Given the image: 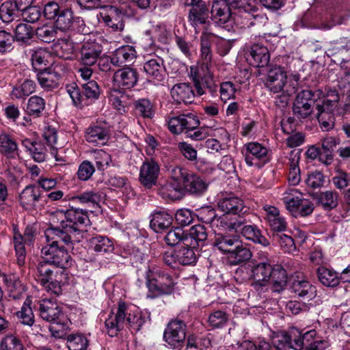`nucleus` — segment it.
Segmentation results:
<instances>
[{
    "instance_id": "nucleus-1",
    "label": "nucleus",
    "mask_w": 350,
    "mask_h": 350,
    "mask_svg": "<svg viewBox=\"0 0 350 350\" xmlns=\"http://www.w3.org/2000/svg\"><path fill=\"white\" fill-rule=\"evenodd\" d=\"M47 234L52 239H60L67 249L72 248L75 243L83 239V230L81 226H88L90 219L86 210L70 207L66 211L57 210L51 217Z\"/></svg>"
},
{
    "instance_id": "nucleus-2",
    "label": "nucleus",
    "mask_w": 350,
    "mask_h": 350,
    "mask_svg": "<svg viewBox=\"0 0 350 350\" xmlns=\"http://www.w3.org/2000/svg\"><path fill=\"white\" fill-rule=\"evenodd\" d=\"M254 0H215L211 8V19L219 27L230 31L234 21L231 8H245L251 6Z\"/></svg>"
},
{
    "instance_id": "nucleus-3",
    "label": "nucleus",
    "mask_w": 350,
    "mask_h": 350,
    "mask_svg": "<svg viewBox=\"0 0 350 350\" xmlns=\"http://www.w3.org/2000/svg\"><path fill=\"white\" fill-rule=\"evenodd\" d=\"M45 236L49 243L43 247L41 250L42 258L51 264L52 266L66 269L71 265V257L67 252V249L59 243H64L60 239H52L47 234V229L45 231Z\"/></svg>"
},
{
    "instance_id": "nucleus-4",
    "label": "nucleus",
    "mask_w": 350,
    "mask_h": 350,
    "mask_svg": "<svg viewBox=\"0 0 350 350\" xmlns=\"http://www.w3.org/2000/svg\"><path fill=\"white\" fill-rule=\"evenodd\" d=\"M39 311L41 318L51 322L50 331L55 337H60L59 332L67 326L65 323L64 314L57 304L51 299H42L39 303Z\"/></svg>"
},
{
    "instance_id": "nucleus-5",
    "label": "nucleus",
    "mask_w": 350,
    "mask_h": 350,
    "mask_svg": "<svg viewBox=\"0 0 350 350\" xmlns=\"http://www.w3.org/2000/svg\"><path fill=\"white\" fill-rule=\"evenodd\" d=\"M322 95L319 90H302L297 93L293 104V114L295 118L302 120L310 117L316 108L317 103Z\"/></svg>"
},
{
    "instance_id": "nucleus-6",
    "label": "nucleus",
    "mask_w": 350,
    "mask_h": 350,
    "mask_svg": "<svg viewBox=\"0 0 350 350\" xmlns=\"http://www.w3.org/2000/svg\"><path fill=\"white\" fill-rule=\"evenodd\" d=\"M297 80L294 82H287V75L280 66H274L269 69L265 86L273 93H286L293 95L297 91Z\"/></svg>"
},
{
    "instance_id": "nucleus-7",
    "label": "nucleus",
    "mask_w": 350,
    "mask_h": 350,
    "mask_svg": "<svg viewBox=\"0 0 350 350\" xmlns=\"http://www.w3.org/2000/svg\"><path fill=\"white\" fill-rule=\"evenodd\" d=\"M198 117L192 113L172 117L167 121L169 130L174 134L185 133L190 134L200 126Z\"/></svg>"
},
{
    "instance_id": "nucleus-8",
    "label": "nucleus",
    "mask_w": 350,
    "mask_h": 350,
    "mask_svg": "<svg viewBox=\"0 0 350 350\" xmlns=\"http://www.w3.org/2000/svg\"><path fill=\"white\" fill-rule=\"evenodd\" d=\"M187 325L180 319L171 320L163 334L165 342L174 348H178L183 345L186 338Z\"/></svg>"
},
{
    "instance_id": "nucleus-9",
    "label": "nucleus",
    "mask_w": 350,
    "mask_h": 350,
    "mask_svg": "<svg viewBox=\"0 0 350 350\" xmlns=\"http://www.w3.org/2000/svg\"><path fill=\"white\" fill-rule=\"evenodd\" d=\"M217 36L213 33L209 27L204 28L200 36V56L203 61L202 69L208 71L213 59L212 44L215 43Z\"/></svg>"
},
{
    "instance_id": "nucleus-10",
    "label": "nucleus",
    "mask_w": 350,
    "mask_h": 350,
    "mask_svg": "<svg viewBox=\"0 0 350 350\" xmlns=\"http://www.w3.org/2000/svg\"><path fill=\"white\" fill-rule=\"evenodd\" d=\"M174 284L171 275L160 271L156 272L154 277L147 283L149 290L154 293L155 296L172 293Z\"/></svg>"
},
{
    "instance_id": "nucleus-11",
    "label": "nucleus",
    "mask_w": 350,
    "mask_h": 350,
    "mask_svg": "<svg viewBox=\"0 0 350 350\" xmlns=\"http://www.w3.org/2000/svg\"><path fill=\"white\" fill-rule=\"evenodd\" d=\"M160 172L158 163L152 160L146 159L142 165L139 171V180L146 189H151L157 183Z\"/></svg>"
},
{
    "instance_id": "nucleus-12",
    "label": "nucleus",
    "mask_w": 350,
    "mask_h": 350,
    "mask_svg": "<svg viewBox=\"0 0 350 350\" xmlns=\"http://www.w3.org/2000/svg\"><path fill=\"white\" fill-rule=\"evenodd\" d=\"M245 160L249 166L261 167L268 161L267 149L257 142H250L246 146Z\"/></svg>"
},
{
    "instance_id": "nucleus-13",
    "label": "nucleus",
    "mask_w": 350,
    "mask_h": 350,
    "mask_svg": "<svg viewBox=\"0 0 350 350\" xmlns=\"http://www.w3.org/2000/svg\"><path fill=\"white\" fill-rule=\"evenodd\" d=\"M289 288L291 293L300 298L312 299L316 296V288L303 276L297 275L288 280Z\"/></svg>"
},
{
    "instance_id": "nucleus-14",
    "label": "nucleus",
    "mask_w": 350,
    "mask_h": 350,
    "mask_svg": "<svg viewBox=\"0 0 350 350\" xmlns=\"http://www.w3.org/2000/svg\"><path fill=\"white\" fill-rule=\"evenodd\" d=\"M126 306L124 302H120L116 314H111L105 322L108 335L114 337L124 328Z\"/></svg>"
},
{
    "instance_id": "nucleus-15",
    "label": "nucleus",
    "mask_w": 350,
    "mask_h": 350,
    "mask_svg": "<svg viewBox=\"0 0 350 350\" xmlns=\"http://www.w3.org/2000/svg\"><path fill=\"white\" fill-rule=\"evenodd\" d=\"M87 142L94 145L105 144L109 138V128L106 122H96L90 126L85 131Z\"/></svg>"
},
{
    "instance_id": "nucleus-16",
    "label": "nucleus",
    "mask_w": 350,
    "mask_h": 350,
    "mask_svg": "<svg viewBox=\"0 0 350 350\" xmlns=\"http://www.w3.org/2000/svg\"><path fill=\"white\" fill-rule=\"evenodd\" d=\"M57 66L44 68L37 73L38 81L41 87L46 91L57 88L62 78Z\"/></svg>"
},
{
    "instance_id": "nucleus-17",
    "label": "nucleus",
    "mask_w": 350,
    "mask_h": 350,
    "mask_svg": "<svg viewBox=\"0 0 350 350\" xmlns=\"http://www.w3.org/2000/svg\"><path fill=\"white\" fill-rule=\"evenodd\" d=\"M218 207L224 213L233 216H244L248 212V208L245 206L242 199L235 196H228L221 199Z\"/></svg>"
},
{
    "instance_id": "nucleus-18",
    "label": "nucleus",
    "mask_w": 350,
    "mask_h": 350,
    "mask_svg": "<svg viewBox=\"0 0 350 350\" xmlns=\"http://www.w3.org/2000/svg\"><path fill=\"white\" fill-rule=\"evenodd\" d=\"M138 77L139 75L135 68L125 66L114 72L113 81L120 88L130 89L137 84Z\"/></svg>"
},
{
    "instance_id": "nucleus-19",
    "label": "nucleus",
    "mask_w": 350,
    "mask_h": 350,
    "mask_svg": "<svg viewBox=\"0 0 350 350\" xmlns=\"http://www.w3.org/2000/svg\"><path fill=\"white\" fill-rule=\"evenodd\" d=\"M247 59L254 67L264 68L269 63V51L263 45L254 44L250 46L247 53Z\"/></svg>"
},
{
    "instance_id": "nucleus-20",
    "label": "nucleus",
    "mask_w": 350,
    "mask_h": 350,
    "mask_svg": "<svg viewBox=\"0 0 350 350\" xmlns=\"http://www.w3.org/2000/svg\"><path fill=\"white\" fill-rule=\"evenodd\" d=\"M246 222L247 219L244 216H233L225 213L217 218L214 228L237 232Z\"/></svg>"
},
{
    "instance_id": "nucleus-21",
    "label": "nucleus",
    "mask_w": 350,
    "mask_h": 350,
    "mask_svg": "<svg viewBox=\"0 0 350 350\" xmlns=\"http://www.w3.org/2000/svg\"><path fill=\"white\" fill-rule=\"evenodd\" d=\"M102 46L96 42H84L80 50V62L84 66H91L98 59Z\"/></svg>"
},
{
    "instance_id": "nucleus-22",
    "label": "nucleus",
    "mask_w": 350,
    "mask_h": 350,
    "mask_svg": "<svg viewBox=\"0 0 350 350\" xmlns=\"http://www.w3.org/2000/svg\"><path fill=\"white\" fill-rule=\"evenodd\" d=\"M272 271L273 265L270 262H261L252 267L251 278L256 285L263 286L270 280Z\"/></svg>"
},
{
    "instance_id": "nucleus-23",
    "label": "nucleus",
    "mask_w": 350,
    "mask_h": 350,
    "mask_svg": "<svg viewBox=\"0 0 350 350\" xmlns=\"http://www.w3.org/2000/svg\"><path fill=\"white\" fill-rule=\"evenodd\" d=\"M149 81H162L164 78L165 68L162 59L157 57L146 61L143 67Z\"/></svg>"
},
{
    "instance_id": "nucleus-24",
    "label": "nucleus",
    "mask_w": 350,
    "mask_h": 350,
    "mask_svg": "<svg viewBox=\"0 0 350 350\" xmlns=\"http://www.w3.org/2000/svg\"><path fill=\"white\" fill-rule=\"evenodd\" d=\"M172 98L177 103H193L195 94L191 86L187 83L175 84L170 91Z\"/></svg>"
},
{
    "instance_id": "nucleus-25",
    "label": "nucleus",
    "mask_w": 350,
    "mask_h": 350,
    "mask_svg": "<svg viewBox=\"0 0 350 350\" xmlns=\"http://www.w3.org/2000/svg\"><path fill=\"white\" fill-rule=\"evenodd\" d=\"M41 197L40 188L34 185L27 186L20 193L19 202L21 205L26 208L31 209L36 207V202Z\"/></svg>"
},
{
    "instance_id": "nucleus-26",
    "label": "nucleus",
    "mask_w": 350,
    "mask_h": 350,
    "mask_svg": "<svg viewBox=\"0 0 350 350\" xmlns=\"http://www.w3.org/2000/svg\"><path fill=\"white\" fill-rule=\"evenodd\" d=\"M136 57V51L133 46H124L117 49L111 57V63L116 67L126 66L132 62Z\"/></svg>"
},
{
    "instance_id": "nucleus-27",
    "label": "nucleus",
    "mask_w": 350,
    "mask_h": 350,
    "mask_svg": "<svg viewBox=\"0 0 350 350\" xmlns=\"http://www.w3.org/2000/svg\"><path fill=\"white\" fill-rule=\"evenodd\" d=\"M240 241L239 238L237 236L217 233L212 241L211 245L227 255L230 252H232V250L234 248V246H236Z\"/></svg>"
},
{
    "instance_id": "nucleus-28",
    "label": "nucleus",
    "mask_w": 350,
    "mask_h": 350,
    "mask_svg": "<svg viewBox=\"0 0 350 350\" xmlns=\"http://www.w3.org/2000/svg\"><path fill=\"white\" fill-rule=\"evenodd\" d=\"M252 253L241 241L227 254V260L230 265H238L251 259Z\"/></svg>"
},
{
    "instance_id": "nucleus-29",
    "label": "nucleus",
    "mask_w": 350,
    "mask_h": 350,
    "mask_svg": "<svg viewBox=\"0 0 350 350\" xmlns=\"http://www.w3.org/2000/svg\"><path fill=\"white\" fill-rule=\"evenodd\" d=\"M340 96L336 90H329L323 98H319L317 103L316 110H319L321 112L333 113L336 109Z\"/></svg>"
},
{
    "instance_id": "nucleus-30",
    "label": "nucleus",
    "mask_w": 350,
    "mask_h": 350,
    "mask_svg": "<svg viewBox=\"0 0 350 350\" xmlns=\"http://www.w3.org/2000/svg\"><path fill=\"white\" fill-rule=\"evenodd\" d=\"M172 215L161 211L153 213L150 221V228L157 233H161L168 229L172 224Z\"/></svg>"
},
{
    "instance_id": "nucleus-31",
    "label": "nucleus",
    "mask_w": 350,
    "mask_h": 350,
    "mask_svg": "<svg viewBox=\"0 0 350 350\" xmlns=\"http://www.w3.org/2000/svg\"><path fill=\"white\" fill-rule=\"evenodd\" d=\"M208 185L198 175L190 172L183 185V189L191 194L201 195L207 189Z\"/></svg>"
},
{
    "instance_id": "nucleus-32",
    "label": "nucleus",
    "mask_w": 350,
    "mask_h": 350,
    "mask_svg": "<svg viewBox=\"0 0 350 350\" xmlns=\"http://www.w3.org/2000/svg\"><path fill=\"white\" fill-rule=\"evenodd\" d=\"M125 12L122 8L111 6L110 8V14L105 16L103 19L106 25L113 31H121L124 27L123 20Z\"/></svg>"
},
{
    "instance_id": "nucleus-33",
    "label": "nucleus",
    "mask_w": 350,
    "mask_h": 350,
    "mask_svg": "<svg viewBox=\"0 0 350 350\" xmlns=\"http://www.w3.org/2000/svg\"><path fill=\"white\" fill-rule=\"evenodd\" d=\"M3 280L7 286L9 297L14 300L19 299L24 295L26 288L21 281L16 277H8L3 275Z\"/></svg>"
},
{
    "instance_id": "nucleus-34",
    "label": "nucleus",
    "mask_w": 350,
    "mask_h": 350,
    "mask_svg": "<svg viewBox=\"0 0 350 350\" xmlns=\"http://www.w3.org/2000/svg\"><path fill=\"white\" fill-rule=\"evenodd\" d=\"M340 142L334 137H327L322 140L321 162L329 165L333 160L334 152Z\"/></svg>"
},
{
    "instance_id": "nucleus-35",
    "label": "nucleus",
    "mask_w": 350,
    "mask_h": 350,
    "mask_svg": "<svg viewBox=\"0 0 350 350\" xmlns=\"http://www.w3.org/2000/svg\"><path fill=\"white\" fill-rule=\"evenodd\" d=\"M187 238H190L189 241V245H192L193 247L196 246H204L206 244L208 234L205 227L202 225L198 224L192 226L189 233H186Z\"/></svg>"
},
{
    "instance_id": "nucleus-36",
    "label": "nucleus",
    "mask_w": 350,
    "mask_h": 350,
    "mask_svg": "<svg viewBox=\"0 0 350 350\" xmlns=\"http://www.w3.org/2000/svg\"><path fill=\"white\" fill-rule=\"evenodd\" d=\"M273 285L272 291L273 292L280 293L287 284L288 278L286 270L280 265L273 266L271 277H270Z\"/></svg>"
},
{
    "instance_id": "nucleus-37",
    "label": "nucleus",
    "mask_w": 350,
    "mask_h": 350,
    "mask_svg": "<svg viewBox=\"0 0 350 350\" xmlns=\"http://www.w3.org/2000/svg\"><path fill=\"white\" fill-rule=\"evenodd\" d=\"M317 275L319 282L327 287H336L340 284V277L338 273L324 267L317 269Z\"/></svg>"
},
{
    "instance_id": "nucleus-38",
    "label": "nucleus",
    "mask_w": 350,
    "mask_h": 350,
    "mask_svg": "<svg viewBox=\"0 0 350 350\" xmlns=\"http://www.w3.org/2000/svg\"><path fill=\"white\" fill-rule=\"evenodd\" d=\"M165 243L170 246L189 245L190 238H187L184 230L179 227L170 230L164 237Z\"/></svg>"
},
{
    "instance_id": "nucleus-39",
    "label": "nucleus",
    "mask_w": 350,
    "mask_h": 350,
    "mask_svg": "<svg viewBox=\"0 0 350 350\" xmlns=\"http://www.w3.org/2000/svg\"><path fill=\"white\" fill-rule=\"evenodd\" d=\"M241 234L247 239L264 247L269 246L270 244L269 240L262 234L261 231L256 226L246 225L243 226L241 228Z\"/></svg>"
},
{
    "instance_id": "nucleus-40",
    "label": "nucleus",
    "mask_w": 350,
    "mask_h": 350,
    "mask_svg": "<svg viewBox=\"0 0 350 350\" xmlns=\"http://www.w3.org/2000/svg\"><path fill=\"white\" fill-rule=\"evenodd\" d=\"M208 18V10L205 3H200L197 6L191 8L189 13V19L192 26L199 24H206Z\"/></svg>"
},
{
    "instance_id": "nucleus-41",
    "label": "nucleus",
    "mask_w": 350,
    "mask_h": 350,
    "mask_svg": "<svg viewBox=\"0 0 350 350\" xmlns=\"http://www.w3.org/2000/svg\"><path fill=\"white\" fill-rule=\"evenodd\" d=\"M90 247L97 253H108L113 250V244L107 237L104 236L92 237L89 240Z\"/></svg>"
},
{
    "instance_id": "nucleus-42",
    "label": "nucleus",
    "mask_w": 350,
    "mask_h": 350,
    "mask_svg": "<svg viewBox=\"0 0 350 350\" xmlns=\"http://www.w3.org/2000/svg\"><path fill=\"white\" fill-rule=\"evenodd\" d=\"M45 100L38 96H31L27 102L26 111L30 116L38 118L42 116L45 110Z\"/></svg>"
},
{
    "instance_id": "nucleus-43",
    "label": "nucleus",
    "mask_w": 350,
    "mask_h": 350,
    "mask_svg": "<svg viewBox=\"0 0 350 350\" xmlns=\"http://www.w3.org/2000/svg\"><path fill=\"white\" fill-rule=\"evenodd\" d=\"M72 200H78L80 203L87 204L89 206L99 207L102 197L99 191L91 190L72 197Z\"/></svg>"
},
{
    "instance_id": "nucleus-44",
    "label": "nucleus",
    "mask_w": 350,
    "mask_h": 350,
    "mask_svg": "<svg viewBox=\"0 0 350 350\" xmlns=\"http://www.w3.org/2000/svg\"><path fill=\"white\" fill-rule=\"evenodd\" d=\"M31 300L27 298L21 310L16 313L20 323L27 326H32L34 323V314L30 306Z\"/></svg>"
},
{
    "instance_id": "nucleus-45",
    "label": "nucleus",
    "mask_w": 350,
    "mask_h": 350,
    "mask_svg": "<svg viewBox=\"0 0 350 350\" xmlns=\"http://www.w3.org/2000/svg\"><path fill=\"white\" fill-rule=\"evenodd\" d=\"M179 264L182 265H191L196 260V256L193 250L192 245H182L176 249Z\"/></svg>"
},
{
    "instance_id": "nucleus-46",
    "label": "nucleus",
    "mask_w": 350,
    "mask_h": 350,
    "mask_svg": "<svg viewBox=\"0 0 350 350\" xmlns=\"http://www.w3.org/2000/svg\"><path fill=\"white\" fill-rule=\"evenodd\" d=\"M339 194L336 191H326L319 195V202L325 211H331L338 205Z\"/></svg>"
},
{
    "instance_id": "nucleus-47",
    "label": "nucleus",
    "mask_w": 350,
    "mask_h": 350,
    "mask_svg": "<svg viewBox=\"0 0 350 350\" xmlns=\"http://www.w3.org/2000/svg\"><path fill=\"white\" fill-rule=\"evenodd\" d=\"M57 29L65 31L71 27L73 23V13L71 9L62 8L55 19Z\"/></svg>"
},
{
    "instance_id": "nucleus-48",
    "label": "nucleus",
    "mask_w": 350,
    "mask_h": 350,
    "mask_svg": "<svg viewBox=\"0 0 350 350\" xmlns=\"http://www.w3.org/2000/svg\"><path fill=\"white\" fill-rule=\"evenodd\" d=\"M16 143L8 135H0V152L8 157L14 158L18 155Z\"/></svg>"
},
{
    "instance_id": "nucleus-49",
    "label": "nucleus",
    "mask_w": 350,
    "mask_h": 350,
    "mask_svg": "<svg viewBox=\"0 0 350 350\" xmlns=\"http://www.w3.org/2000/svg\"><path fill=\"white\" fill-rule=\"evenodd\" d=\"M55 270V267L42 259L37 265V280L40 284H46L49 282V278L51 279V275Z\"/></svg>"
},
{
    "instance_id": "nucleus-50",
    "label": "nucleus",
    "mask_w": 350,
    "mask_h": 350,
    "mask_svg": "<svg viewBox=\"0 0 350 350\" xmlns=\"http://www.w3.org/2000/svg\"><path fill=\"white\" fill-rule=\"evenodd\" d=\"M88 343L82 334H70L67 336L66 345L69 350H86Z\"/></svg>"
},
{
    "instance_id": "nucleus-51",
    "label": "nucleus",
    "mask_w": 350,
    "mask_h": 350,
    "mask_svg": "<svg viewBox=\"0 0 350 350\" xmlns=\"http://www.w3.org/2000/svg\"><path fill=\"white\" fill-rule=\"evenodd\" d=\"M16 5L13 6L12 1H7L0 6V19L8 23L16 19L19 15L16 11Z\"/></svg>"
},
{
    "instance_id": "nucleus-52",
    "label": "nucleus",
    "mask_w": 350,
    "mask_h": 350,
    "mask_svg": "<svg viewBox=\"0 0 350 350\" xmlns=\"http://www.w3.org/2000/svg\"><path fill=\"white\" fill-rule=\"evenodd\" d=\"M182 191L183 187L180 184L166 183L159 188V193L163 198L176 200L178 198Z\"/></svg>"
},
{
    "instance_id": "nucleus-53",
    "label": "nucleus",
    "mask_w": 350,
    "mask_h": 350,
    "mask_svg": "<svg viewBox=\"0 0 350 350\" xmlns=\"http://www.w3.org/2000/svg\"><path fill=\"white\" fill-rule=\"evenodd\" d=\"M75 51V44L68 39H62L56 45L57 55L64 59H70Z\"/></svg>"
},
{
    "instance_id": "nucleus-54",
    "label": "nucleus",
    "mask_w": 350,
    "mask_h": 350,
    "mask_svg": "<svg viewBox=\"0 0 350 350\" xmlns=\"http://www.w3.org/2000/svg\"><path fill=\"white\" fill-rule=\"evenodd\" d=\"M62 272L59 273L57 269L53 273L51 279L49 278L46 284H40L48 292H51L55 295H59L62 292L61 286V281Z\"/></svg>"
},
{
    "instance_id": "nucleus-55",
    "label": "nucleus",
    "mask_w": 350,
    "mask_h": 350,
    "mask_svg": "<svg viewBox=\"0 0 350 350\" xmlns=\"http://www.w3.org/2000/svg\"><path fill=\"white\" fill-rule=\"evenodd\" d=\"M83 94L85 100H95L98 98L100 94V89L96 81H88L81 85Z\"/></svg>"
},
{
    "instance_id": "nucleus-56",
    "label": "nucleus",
    "mask_w": 350,
    "mask_h": 350,
    "mask_svg": "<svg viewBox=\"0 0 350 350\" xmlns=\"http://www.w3.org/2000/svg\"><path fill=\"white\" fill-rule=\"evenodd\" d=\"M34 31L31 25L25 23L18 24L15 29L16 41L27 43L33 36Z\"/></svg>"
},
{
    "instance_id": "nucleus-57",
    "label": "nucleus",
    "mask_w": 350,
    "mask_h": 350,
    "mask_svg": "<svg viewBox=\"0 0 350 350\" xmlns=\"http://www.w3.org/2000/svg\"><path fill=\"white\" fill-rule=\"evenodd\" d=\"M22 340L16 336L10 334L5 336L1 342L0 350H23Z\"/></svg>"
},
{
    "instance_id": "nucleus-58",
    "label": "nucleus",
    "mask_w": 350,
    "mask_h": 350,
    "mask_svg": "<svg viewBox=\"0 0 350 350\" xmlns=\"http://www.w3.org/2000/svg\"><path fill=\"white\" fill-rule=\"evenodd\" d=\"M35 82L30 79H26L19 87L14 88L12 95L16 98H21L29 96L35 91Z\"/></svg>"
},
{
    "instance_id": "nucleus-59",
    "label": "nucleus",
    "mask_w": 350,
    "mask_h": 350,
    "mask_svg": "<svg viewBox=\"0 0 350 350\" xmlns=\"http://www.w3.org/2000/svg\"><path fill=\"white\" fill-rule=\"evenodd\" d=\"M228 321V314L222 310H216L209 314L208 323L212 328H221Z\"/></svg>"
},
{
    "instance_id": "nucleus-60",
    "label": "nucleus",
    "mask_w": 350,
    "mask_h": 350,
    "mask_svg": "<svg viewBox=\"0 0 350 350\" xmlns=\"http://www.w3.org/2000/svg\"><path fill=\"white\" fill-rule=\"evenodd\" d=\"M36 34L40 40L50 43L55 40L57 31L53 26L44 25L37 28Z\"/></svg>"
},
{
    "instance_id": "nucleus-61",
    "label": "nucleus",
    "mask_w": 350,
    "mask_h": 350,
    "mask_svg": "<svg viewBox=\"0 0 350 350\" xmlns=\"http://www.w3.org/2000/svg\"><path fill=\"white\" fill-rule=\"evenodd\" d=\"M169 174L176 184L183 185L187 175L190 173L187 169L178 165H171L167 168Z\"/></svg>"
},
{
    "instance_id": "nucleus-62",
    "label": "nucleus",
    "mask_w": 350,
    "mask_h": 350,
    "mask_svg": "<svg viewBox=\"0 0 350 350\" xmlns=\"http://www.w3.org/2000/svg\"><path fill=\"white\" fill-rule=\"evenodd\" d=\"M14 243L17 256V263L19 266H23L25 262L26 251L24 244L22 243V237L19 233L14 232Z\"/></svg>"
},
{
    "instance_id": "nucleus-63",
    "label": "nucleus",
    "mask_w": 350,
    "mask_h": 350,
    "mask_svg": "<svg viewBox=\"0 0 350 350\" xmlns=\"http://www.w3.org/2000/svg\"><path fill=\"white\" fill-rule=\"evenodd\" d=\"M135 107L136 111L144 118H151L153 116L152 105L149 100L139 99L135 103Z\"/></svg>"
},
{
    "instance_id": "nucleus-64",
    "label": "nucleus",
    "mask_w": 350,
    "mask_h": 350,
    "mask_svg": "<svg viewBox=\"0 0 350 350\" xmlns=\"http://www.w3.org/2000/svg\"><path fill=\"white\" fill-rule=\"evenodd\" d=\"M290 349L301 350L304 347L302 333L299 329L293 327L289 329Z\"/></svg>"
}]
</instances>
